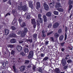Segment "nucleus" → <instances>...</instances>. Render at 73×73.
Segmentation results:
<instances>
[{"label":"nucleus","mask_w":73,"mask_h":73,"mask_svg":"<svg viewBox=\"0 0 73 73\" xmlns=\"http://www.w3.org/2000/svg\"><path fill=\"white\" fill-rule=\"evenodd\" d=\"M33 51H31L29 53V56H28V58L29 59H30V58H31L32 57H33Z\"/></svg>","instance_id":"obj_1"},{"label":"nucleus","mask_w":73,"mask_h":73,"mask_svg":"<svg viewBox=\"0 0 73 73\" xmlns=\"http://www.w3.org/2000/svg\"><path fill=\"white\" fill-rule=\"evenodd\" d=\"M12 25H14L15 26L17 25V19L15 18L12 22Z\"/></svg>","instance_id":"obj_2"},{"label":"nucleus","mask_w":73,"mask_h":73,"mask_svg":"<svg viewBox=\"0 0 73 73\" xmlns=\"http://www.w3.org/2000/svg\"><path fill=\"white\" fill-rule=\"evenodd\" d=\"M61 62L63 66H65L66 65V61L65 59H62Z\"/></svg>","instance_id":"obj_3"},{"label":"nucleus","mask_w":73,"mask_h":73,"mask_svg":"<svg viewBox=\"0 0 73 73\" xmlns=\"http://www.w3.org/2000/svg\"><path fill=\"white\" fill-rule=\"evenodd\" d=\"M22 11H27L28 9V7L26 5H25L22 6Z\"/></svg>","instance_id":"obj_4"},{"label":"nucleus","mask_w":73,"mask_h":73,"mask_svg":"<svg viewBox=\"0 0 73 73\" xmlns=\"http://www.w3.org/2000/svg\"><path fill=\"white\" fill-rule=\"evenodd\" d=\"M43 6L44 7V9L46 11H48L49 10V6L46 3H44L43 4Z\"/></svg>","instance_id":"obj_5"},{"label":"nucleus","mask_w":73,"mask_h":73,"mask_svg":"<svg viewBox=\"0 0 73 73\" xmlns=\"http://www.w3.org/2000/svg\"><path fill=\"white\" fill-rule=\"evenodd\" d=\"M58 26H59V23L57 22L54 24L52 26V27L54 29H56V28H57Z\"/></svg>","instance_id":"obj_6"},{"label":"nucleus","mask_w":73,"mask_h":73,"mask_svg":"<svg viewBox=\"0 0 73 73\" xmlns=\"http://www.w3.org/2000/svg\"><path fill=\"white\" fill-rule=\"evenodd\" d=\"M22 48V47L21 46H20L17 45V50L18 52H21V51L22 50V49H23Z\"/></svg>","instance_id":"obj_7"},{"label":"nucleus","mask_w":73,"mask_h":73,"mask_svg":"<svg viewBox=\"0 0 73 73\" xmlns=\"http://www.w3.org/2000/svg\"><path fill=\"white\" fill-rule=\"evenodd\" d=\"M36 8L37 9H38L39 8H40L41 7V4L40 2L38 1L36 3Z\"/></svg>","instance_id":"obj_8"},{"label":"nucleus","mask_w":73,"mask_h":73,"mask_svg":"<svg viewBox=\"0 0 73 73\" xmlns=\"http://www.w3.org/2000/svg\"><path fill=\"white\" fill-rule=\"evenodd\" d=\"M20 71V72H23L25 69V66H21L19 68Z\"/></svg>","instance_id":"obj_9"},{"label":"nucleus","mask_w":73,"mask_h":73,"mask_svg":"<svg viewBox=\"0 0 73 73\" xmlns=\"http://www.w3.org/2000/svg\"><path fill=\"white\" fill-rule=\"evenodd\" d=\"M56 5L55 7L56 8L58 9L60 7H62V6H61V4L59 3H56Z\"/></svg>","instance_id":"obj_10"},{"label":"nucleus","mask_w":73,"mask_h":73,"mask_svg":"<svg viewBox=\"0 0 73 73\" xmlns=\"http://www.w3.org/2000/svg\"><path fill=\"white\" fill-rule=\"evenodd\" d=\"M20 25L21 27H22V28H24V27H26V24H25V23L24 22H22L21 24H20Z\"/></svg>","instance_id":"obj_11"},{"label":"nucleus","mask_w":73,"mask_h":73,"mask_svg":"<svg viewBox=\"0 0 73 73\" xmlns=\"http://www.w3.org/2000/svg\"><path fill=\"white\" fill-rule=\"evenodd\" d=\"M41 36L42 37H46V34L45 33V31L44 30L42 31Z\"/></svg>","instance_id":"obj_12"},{"label":"nucleus","mask_w":73,"mask_h":73,"mask_svg":"<svg viewBox=\"0 0 73 73\" xmlns=\"http://www.w3.org/2000/svg\"><path fill=\"white\" fill-rule=\"evenodd\" d=\"M9 30L8 29H5V35L6 36L8 35L9 33Z\"/></svg>","instance_id":"obj_13"},{"label":"nucleus","mask_w":73,"mask_h":73,"mask_svg":"<svg viewBox=\"0 0 73 73\" xmlns=\"http://www.w3.org/2000/svg\"><path fill=\"white\" fill-rule=\"evenodd\" d=\"M46 15L48 17H50V16H52V13H51V12L50 11L46 13Z\"/></svg>","instance_id":"obj_14"},{"label":"nucleus","mask_w":73,"mask_h":73,"mask_svg":"<svg viewBox=\"0 0 73 73\" xmlns=\"http://www.w3.org/2000/svg\"><path fill=\"white\" fill-rule=\"evenodd\" d=\"M31 24L32 25H33V24H36V21H35V19H31Z\"/></svg>","instance_id":"obj_15"},{"label":"nucleus","mask_w":73,"mask_h":73,"mask_svg":"<svg viewBox=\"0 0 73 73\" xmlns=\"http://www.w3.org/2000/svg\"><path fill=\"white\" fill-rule=\"evenodd\" d=\"M43 18L44 22L45 23L47 21V18L46 15H44L43 16Z\"/></svg>","instance_id":"obj_16"},{"label":"nucleus","mask_w":73,"mask_h":73,"mask_svg":"<svg viewBox=\"0 0 73 73\" xmlns=\"http://www.w3.org/2000/svg\"><path fill=\"white\" fill-rule=\"evenodd\" d=\"M12 12L14 16H16V15H17V12H16L15 10H12Z\"/></svg>","instance_id":"obj_17"},{"label":"nucleus","mask_w":73,"mask_h":73,"mask_svg":"<svg viewBox=\"0 0 73 73\" xmlns=\"http://www.w3.org/2000/svg\"><path fill=\"white\" fill-rule=\"evenodd\" d=\"M10 42L11 43H15L16 42V40L15 39H12L10 40Z\"/></svg>","instance_id":"obj_18"},{"label":"nucleus","mask_w":73,"mask_h":73,"mask_svg":"<svg viewBox=\"0 0 73 73\" xmlns=\"http://www.w3.org/2000/svg\"><path fill=\"white\" fill-rule=\"evenodd\" d=\"M29 6L32 9H33V4L31 2H29Z\"/></svg>","instance_id":"obj_19"},{"label":"nucleus","mask_w":73,"mask_h":73,"mask_svg":"<svg viewBox=\"0 0 73 73\" xmlns=\"http://www.w3.org/2000/svg\"><path fill=\"white\" fill-rule=\"evenodd\" d=\"M49 59V57L48 56H45L43 60V61H48V60Z\"/></svg>","instance_id":"obj_20"},{"label":"nucleus","mask_w":73,"mask_h":73,"mask_svg":"<svg viewBox=\"0 0 73 73\" xmlns=\"http://www.w3.org/2000/svg\"><path fill=\"white\" fill-rule=\"evenodd\" d=\"M54 37L56 38H58L59 37V35L57 33H55L54 35Z\"/></svg>","instance_id":"obj_21"},{"label":"nucleus","mask_w":73,"mask_h":73,"mask_svg":"<svg viewBox=\"0 0 73 73\" xmlns=\"http://www.w3.org/2000/svg\"><path fill=\"white\" fill-rule=\"evenodd\" d=\"M54 72L56 73H60V70L58 68H56L54 70Z\"/></svg>","instance_id":"obj_22"},{"label":"nucleus","mask_w":73,"mask_h":73,"mask_svg":"<svg viewBox=\"0 0 73 73\" xmlns=\"http://www.w3.org/2000/svg\"><path fill=\"white\" fill-rule=\"evenodd\" d=\"M27 42H32L33 40L32 39H27L26 40Z\"/></svg>","instance_id":"obj_23"},{"label":"nucleus","mask_w":73,"mask_h":73,"mask_svg":"<svg viewBox=\"0 0 73 73\" xmlns=\"http://www.w3.org/2000/svg\"><path fill=\"white\" fill-rule=\"evenodd\" d=\"M24 52L25 53H28L29 52V50L28 48L25 47L24 49Z\"/></svg>","instance_id":"obj_24"},{"label":"nucleus","mask_w":73,"mask_h":73,"mask_svg":"<svg viewBox=\"0 0 73 73\" xmlns=\"http://www.w3.org/2000/svg\"><path fill=\"white\" fill-rule=\"evenodd\" d=\"M33 37L35 39H37V34H34L33 35Z\"/></svg>","instance_id":"obj_25"},{"label":"nucleus","mask_w":73,"mask_h":73,"mask_svg":"<svg viewBox=\"0 0 73 73\" xmlns=\"http://www.w3.org/2000/svg\"><path fill=\"white\" fill-rule=\"evenodd\" d=\"M25 32H23L21 34V36L22 37L25 36Z\"/></svg>","instance_id":"obj_26"},{"label":"nucleus","mask_w":73,"mask_h":73,"mask_svg":"<svg viewBox=\"0 0 73 73\" xmlns=\"http://www.w3.org/2000/svg\"><path fill=\"white\" fill-rule=\"evenodd\" d=\"M18 9L19 11H23L22 6H18Z\"/></svg>","instance_id":"obj_27"},{"label":"nucleus","mask_w":73,"mask_h":73,"mask_svg":"<svg viewBox=\"0 0 73 73\" xmlns=\"http://www.w3.org/2000/svg\"><path fill=\"white\" fill-rule=\"evenodd\" d=\"M60 41H62L64 39V36L63 35H61L59 38Z\"/></svg>","instance_id":"obj_28"},{"label":"nucleus","mask_w":73,"mask_h":73,"mask_svg":"<svg viewBox=\"0 0 73 73\" xmlns=\"http://www.w3.org/2000/svg\"><path fill=\"white\" fill-rule=\"evenodd\" d=\"M52 26V23H50L48 25L47 27L48 28H50Z\"/></svg>","instance_id":"obj_29"},{"label":"nucleus","mask_w":73,"mask_h":73,"mask_svg":"<svg viewBox=\"0 0 73 73\" xmlns=\"http://www.w3.org/2000/svg\"><path fill=\"white\" fill-rule=\"evenodd\" d=\"M49 5L51 8H53L54 7V4L52 3H51L49 4Z\"/></svg>","instance_id":"obj_30"},{"label":"nucleus","mask_w":73,"mask_h":73,"mask_svg":"<svg viewBox=\"0 0 73 73\" xmlns=\"http://www.w3.org/2000/svg\"><path fill=\"white\" fill-rule=\"evenodd\" d=\"M72 7H73V6L72 5H69V9H68V11L69 12V11H70L71 10V9H72Z\"/></svg>","instance_id":"obj_31"},{"label":"nucleus","mask_w":73,"mask_h":73,"mask_svg":"<svg viewBox=\"0 0 73 73\" xmlns=\"http://www.w3.org/2000/svg\"><path fill=\"white\" fill-rule=\"evenodd\" d=\"M57 11H58L59 12H63V9L62 8H59L57 9Z\"/></svg>","instance_id":"obj_32"},{"label":"nucleus","mask_w":73,"mask_h":73,"mask_svg":"<svg viewBox=\"0 0 73 73\" xmlns=\"http://www.w3.org/2000/svg\"><path fill=\"white\" fill-rule=\"evenodd\" d=\"M15 53H16V52L14 50H12L11 52V54H13V55H15Z\"/></svg>","instance_id":"obj_33"},{"label":"nucleus","mask_w":73,"mask_h":73,"mask_svg":"<svg viewBox=\"0 0 73 73\" xmlns=\"http://www.w3.org/2000/svg\"><path fill=\"white\" fill-rule=\"evenodd\" d=\"M38 71L39 72H40V73H43V72H42V68H39L38 69Z\"/></svg>","instance_id":"obj_34"},{"label":"nucleus","mask_w":73,"mask_h":73,"mask_svg":"<svg viewBox=\"0 0 73 73\" xmlns=\"http://www.w3.org/2000/svg\"><path fill=\"white\" fill-rule=\"evenodd\" d=\"M14 46L12 44H9L8 45V48H13Z\"/></svg>","instance_id":"obj_35"},{"label":"nucleus","mask_w":73,"mask_h":73,"mask_svg":"<svg viewBox=\"0 0 73 73\" xmlns=\"http://www.w3.org/2000/svg\"><path fill=\"white\" fill-rule=\"evenodd\" d=\"M58 33H62V29H60L58 30Z\"/></svg>","instance_id":"obj_36"},{"label":"nucleus","mask_w":73,"mask_h":73,"mask_svg":"<svg viewBox=\"0 0 73 73\" xmlns=\"http://www.w3.org/2000/svg\"><path fill=\"white\" fill-rule=\"evenodd\" d=\"M53 13L54 15H58V12L56 11H54L53 12Z\"/></svg>","instance_id":"obj_37"},{"label":"nucleus","mask_w":73,"mask_h":73,"mask_svg":"<svg viewBox=\"0 0 73 73\" xmlns=\"http://www.w3.org/2000/svg\"><path fill=\"white\" fill-rule=\"evenodd\" d=\"M36 21L37 25H38V26H40V22H39V21H38V19L36 20Z\"/></svg>","instance_id":"obj_38"},{"label":"nucleus","mask_w":73,"mask_h":73,"mask_svg":"<svg viewBox=\"0 0 73 73\" xmlns=\"http://www.w3.org/2000/svg\"><path fill=\"white\" fill-rule=\"evenodd\" d=\"M24 32H25V33H26V32H27L28 31V29H27V27H24Z\"/></svg>","instance_id":"obj_39"},{"label":"nucleus","mask_w":73,"mask_h":73,"mask_svg":"<svg viewBox=\"0 0 73 73\" xmlns=\"http://www.w3.org/2000/svg\"><path fill=\"white\" fill-rule=\"evenodd\" d=\"M63 66H64L63 68L64 69V70H66V69H67V68H68V65H66V66L65 65Z\"/></svg>","instance_id":"obj_40"},{"label":"nucleus","mask_w":73,"mask_h":73,"mask_svg":"<svg viewBox=\"0 0 73 73\" xmlns=\"http://www.w3.org/2000/svg\"><path fill=\"white\" fill-rule=\"evenodd\" d=\"M16 36H17V35H16L14 33H12V35H11V37H16Z\"/></svg>","instance_id":"obj_41"},{"label":"nucleus","mask_w":73,"mask_h":73,"mask_svg":"<svg viewBox=\"0 0 73 73\" xmlns=\"http://www.w3.org/2000/svg\"><path fill=\"white\" fill-rule=\"evenodd\" d=\"M27 20H29L31 18V16L30 15H28L26 17Z\"/></svg>","instance_id":"obj_42"},{"label":"nucleus","mask_w":73,"mask_h":73,"mask_svg":"<svg viewBox=\"0 0 73 73\" xmlns=\"http://www.w3.org/2000/svg\"><path fill=\"white\" fill-rule=\"evenodd\" d=\"M11 28L13 31H15L16 30V28L14 26H11Z\"/></svg>","instance_id":"obj_43"},{"label":"nucleus","mask_w":73,"mask_h":73,"mask_svg":"<svg viewBox=\"0 0 73 73\" xmlns=\"http://www.w3.org/2000/svg\"><path fill=\"white\" fill-rule=\"evenodd\" d=\"M39 19V22L40 23H42V21H43L42 19L41 18H40V19Z\"/></svg>","instance_id":"obj_44"},{"label":"nucleus","mask_w":73,"mask_h":73,"mask_svg":"<svg viewBox=\"0 0 73 73\" xmlns=\"http://www.w3.org/2000/svg\"><path fill=\"white\" fill-rule=\"evenodd\" d=\"M67 62L68 63H70V62H72V60L71 59H69L67 61Z\"/></svg>","instance_id":"obj_45"},{"label":"nucleus","mask_w":73,"mask_h":73,"mask_svg":"<svg viewBox=\"0 0 73 73\" xmlns=\"http://www.w3.org/2000/svg\"><path fill=\"white\" fill-rule=\"evenodd\" d=\"M29 62H30L29 60H25V64H28V63H29Z\"/></svg>","instance_id":"obj_46"},{"label":"nucleus","mask_w":73,"mask_h":73,"mask_svg":"<svg viewBox=\"0 0 73 73\" xmlns=\"http://www.w3.org/2000/svg\"><path fill=\"white\" fill-rule=\"evenodd\" d=\"M38 19L41 18V15L40 14H38Z\"/></svg>","instance_id":"obj_47"},{"label":"nucleus","mask_w":73,"mask_h":73,"mask_svg":"<svg viewBox=\"0 0 73 73\" xmlns=\"http://www.w3.org/2000/svg\"><path fill=\"white\" fill-rule=\"evenodd\" d=\"M17 61L18 62H21V60L20 58H18L17 59Z\"/></svg>","instance_id":"obj_48"},{"label":"nucleus","mask_w":73,"mask_h":73,"mask_svg":"<svg viewBox=\"0 0 73 73\" xmlns=\"http://www.w3.org/2000/svg\"><path fill=\"white\" fill-rule=\"evenodd\" d=\"M8 3L10 5H12V3H11V0H9L8 1Z\"/></svg>","instance_id":"obj_49"},{"label":"nucleus","mask_w":73,"mask_h":73,"mask_svg":"<svg viewBox=\"0 0 73 73\" xmlns=\"http://www.w3.org/2000/svg\"><path fill=\"white\" fill-rule=\"evenodd\" d=\"M53 33V31H51L50 33H47V36H49V35H51L52 33Z\"/></svg>","instance_id":"obj_50"},{"label":"nucleus","mask_w":73,"mask_h":73,"mask_svg":"<svg viewBox=\"0 0 73 73\" xmlns=\"http://www.w3.org/2000/svg\"><path fill=\"white\" fill-rule=\"evenodd\" d=\"M21 54L22 55V56H25V54H24V52H21Z\"/></svg>","instance_id":"obj_51"},{"label":"nucleus","mask_w":73,"mask_h":73,"mask_svg":"<svg viewBox=\"0 0 73 73\" xmlns=\"http://www.w3.org/2000/svg\"><path fill=\"white\" fill-rule=\"evenodd\" d=\"M6 64L5 63V62H4L3 63H2V65L3 66V67H5V66H6Z\"/></svg>","instance_id":"obj_52"},{"label":"nucleus","mask_w":73,"mask_h":73,"mask_svg":"<svg viewBox=\"0 0 73 73\" xmlns=\"http://www.w3.org/2000/svg\"><path fill=\"white\" fill-rule=\"evenodd\" d=\"M22 32H21V31H19L18 32V35H21V33H22Z\"/></svg>","instance_id":"obj_53"},{"label":"nucleus","mask_w":73,"mask_h":73,"mask_svg":"<svg viewBox=\"0 0 73 73\" xmlns=\"http://www.w3.org/2000/svg\"><path fill=\"white\" fill-rule=\"evenodd\" d=\"M36 25H37V24H36V23H35V24H33V28L35 29Z\"/></svg>","instance_id":"obj_54"},{"label":"nucleus","mask_w":73,"mask_h":73,"mask_svg":"<svg viewBox=\"0 0 73 73\" xmlns=\"http://www.w3.org/2000/svg\"><path fill=\"white\" fill-rule=\"evenodd\" d=\"M35 69H36V66L35 65H33V69L35 70Z\"/></svg>","instance_id":"obj_55"},{"label":"nucleus","mask_w":73,"mask_h":73,"mask_svg":"<svg viewBox=\"0 0 73 73\" xmlns=\"http://www.w3.org/2000/svg\"><path fill=\"white\" fill-rule=\"evenodd\" d=\"M72 3H73V1H72L71 0L69 1V5H71Z\"/></svg>","instance_id":"obj_56"},{"label":"nucleus","mask_w":73,"mask_h":73,"mask_svg":"<svg viewBox=\"0 0 73 73\" xmlns=\"http://www.w3.org/2000/svg\"><path fill=\"white\" fill-rule=\"evenodd\" d=\"M45 50V48L44 47H42L41 48V50L43 51L44 50Z\"/></svg>","instance_id":"obj_57"},{"label":"nucleus","mask_w":73,"mask_h":73,"mask_svg":"<svg viewBox=\"0 0 73 73\" xmlns=\"http://www.w3.org/2000/svg\"><path fill=\"white\" fill-rule=\"evenodd\" d=\"M18 21L19 22V23H20V24L21 23H22V20H21V19H19L18 20Z\"/></svg>","instance_id":"obj_58"},{"label":"nucleus","mask_w":73,"mask_h":73,"mask_svg":"<svg viewBox=\"0 0 73 73\" xmlns=\"http://www.w3.org/2000/svg\"><path fill=\"white\" fill-rule=\"evenodd\" d=\"M40 56L41 57H43L44 56V54L43 53H41L40 55Z\"/></svg>","instance_id":"obj_59"},{"label":"nucleus","mask_w":73,"mask_h":73,"mask_svg":"<svg viewBox=\"0 0 73 73\" xmlns=\"http://www.w3.org/2000/svg\"><path fill=\"white\" fill-rule=\"evenodd\" d=\"M14 72H15V73H18V71H17V70L16 69H15V70H14Z\"/></svg>","instance_id":"obj_60"},{"label":"nucleus","mask_w":73,"mask_h":73,"mask_svg":"<svg viewBox=\"0 0 73 73\" xmlns=\"http://www.w3.org/2000/svg\"><path fill=\"white\" fill-rule=\"evenodd\" d=\"M23 42H24L23 41L21 40L19 41V44H21V43H23Z\"/></svg>","instance_id":"obj_61"},{"label":"nucleus","mask_w":73,"mask_h":73,"mask_svg":"<svg viewBox=\"0 0 73 73\" xmlns=\"http://www.w3.org/2000/svg\"><path fill=\"white\" fill-rule=\"evenodd\" d=\"M64 44H65V42H63L62 43H61L60 44L61 45V46H64Z\"/></svg>","instance_id":"obj_62"},{"label":"nucleus","mask_w":73,"mask_h":73,"mask_svg":"<svg viewBox=\"0 0 73 73\" xmlns=\"http://www.w3.org/2000/svg\"><path fill=\"white\" fill-rule=\"evenodd\" d=\"M50 40L52 41V42H54V39L53 37H52L50 38Z\"/></svg>","instance_id":"obj_63"},{"label":"nucleus","mask_w":73,"mask_h":73,"mask_svg":"<svg viewBox=\"0 0 73 73\" xmlns=\"http://www.w3.org/2000/svg\"><path fill=\"white\" fill-rule=\"evenodd\" d=\"M67 38V35H66V33H65V40H66Z\"/></svg>","instance_id":"obj_64"}]
</instances>
